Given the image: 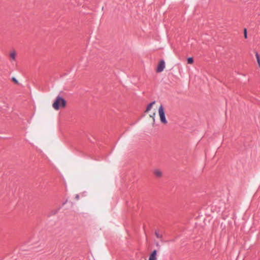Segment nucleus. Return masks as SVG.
Returning a JSON list of instances; mask_svg holds the SVG:
<instances>
[{
  "label": "nucleus",
  "mask_w": 260,
  "mask_h": 260,
  "mask_svg": "<svg viewBox=\"0 0 260 260\" xmlns=\"http://www.w3.org/2000/svg\"><path fill=\"white\" fill-rule=\"evenodd\" d=\"M255 56L256 58V60L258 63V66L260 67V57L257 52L255 53Z\"/></svg>",
  "instance_id": "nucleus-8"
},
{
  "label": "nucleus",
  "mask_w": 260,
  "mask_h": 260,
  "mask_svg": "<svg viewBox=\"0 0 260 260\" xmlns=\"http://www.w3.org/2000/svg\"><path fill=\"white\" fill-rule=\"evenodd\" d=\"M158 114L160 121L164 124H166L167 120L166 118L165 109L162 105H160L158 108Z\"/></svg>",
  "instance_id": "nucleus-2"
},
{
  "label": "nucleus",
  "mask_w": 260,
  "mask_h": 260,
  "mask_svg": "<svg viewBox=\"0 0 260 260\" xmlns=\"http://www.w3.org/2000/svg\"><path fill=\"white\" fill-rule=\"evenodd\" d=\"M187 63L188 64H191L193 62V59L192 57H188L187 59Z\"/></svg>",
  "instance_id": "nucleus-9"
},
{
  "label": "nucleus",
  "mask_w": 260,
  "mask_h": 260,
  "mask_svg": "<svg viewBox=\"0 0 260 260\" xmlns=\"http://www.w3.org/2000/svg\"><path fill=\"white\" fill-rule=\"evenodd\" d=\"M155 234L156 237L158 238H161L162 237V235H159L158 233V232L157 231H156L155 232Z\"/></svg>",
  "instance_id": "nucleus-10"
},
{
  "label": "nucleus",
  "mask_w": 260,
  "mask_h": 260,
  "mask_svg": "<svg viewBox=\"0 0 260 260\" xmlns=\"http://www.w3.org/2000/svg\"><path fill=\"white\" fill-rule=\"evenodd\" d=\"M244 38L245 39L247 38V32L246 28H244Z\"/></svg>",
  "instance_id": "nucleus-11"
},
{
  "label": "nucleus",
  "mask_w": 260,
  "mask_h": 260,
  "mask_svg": "<svg viewBox=\"0 0 260 260\" xmlns=\"http://www.w3.org/2000/svg\"><path fill=\"white\" fill-rule=\"evenodd\" d=\"M165 68V61L164 60H161L157 67L156 72L158 73L162 72Z\"/></svg>",
  "instance_id": "nucleus-3"
},
{
  "label": "nucleus",
  "mask_w": 260,
  "mask_h": 260,
  "mask_svg": "<svg viewBox=\"0 0 260 260\" xmlns=\"http://www.w3.org/2000/svg\"><path fill=\"white\" fill-rule=\"evenodd\" d=\"M155 101H154L152 102L151 103H149L147 106L145 112H147L148 111H149L151 109L153 105H154L155 104Z\"/></svg>",
  "instance_id": "nucleus-5"
},
{
  "label": "nucleus",
  "mask_w": 260,
  "mask_h": 260,
  "mask_svg": "<svg viewBox=\"0 0 260 260\" xmlns=\"http://www.w3.org/2000/svg\"><path fill=\"white\" fill-rule=\"evenodd\" d=\"M16 53L15 51L12 52L10 53V57L12 60H15L16 59Z\"/></svg>",
  "instance_id": "nucleus-7"
},
{
  "label": "nucleus",
  "mask_w": 260,
  "mask_h": 260,
  "mask_svg": "<svg viewBox=\"0 0 260 260\" xmlns=\"http://www.w3.org/2000/svg\"><path fill=\"white\" fill-rule=\"evenodd\" d=\"M12 80L16 83H18V80L15 78V77H13L12 78Z\"/></svg>",
  "instance_id": "nucleus-12"
},
{
  "label": "nucleus",
  "mask_w": 260,
  "mask_h": 260,
  "mask_svg": "<svg viewBox=\"0 0 260 260\" xmlns=\"http://www.w3.org/2000/svg\"><path fill=\"white\" fill-rule=\"evenodd\" d=\"M79 194H76V196H75V199H76V200H78V199H79Z\"/></svg>",
  "instance_id": "nucleus-14"
},
{
  "label": "nucleus",
  "mask_w": 260,
  "mask_h": 260,
  "mask_svg": "<svg viewBox=\"0 0 260 260\" xmlns=\"http://www.w3.org/2000/svg\"><path fill=\"white\" fill-rule=\"evenodd\" d=\"M155 115V113H153L152 114L150 115V116L153 119L154 121L155 120V118H154Z\"/></svg>",
  "instance_id": "nucleus-13"
},
{
  "label": "nucleus",
  "mask_w": 260,
  "mask_h": 260,
  "mask_svg": "<svg viewBox=\"0 0 260 260\" xmlns=\"http://www.w3.org/2000/svg\"><path fill=\"white\" fill-rule=\"evenodd\" d=\"M154 173L155 176H156L157 177H161V175H162L161 172L159 170H158V169L155 170L154 171Z\"/></svg>",
  "instance_id": "nucleus-6"
},
{
  "label": "nucleus",
  "mask_w": 260,
  "mask_h": 260,
  "mask_svg": "<svg viewBox=\"0 0 260 260\" xmlns=\"http://www.w3.org/2000/svg\"><path fill=\"white\" fill-rule=\"evenodd\" d=\"M157 250H154L150 254L148 260H157L156 258Z\"/></svg>",
  "instance_id": "nucleus-4"
},
{
  "label": "nucleus",
  "mask_w": 260,
  "mask_h": 260,
  "mask_svg": "<svg viewBox=\"0 0 260 260\" xmlns=\"http://www.w3.org/2000/svg\"><path fill=\"white\" fill-rule=\"evenodd\" d=\"M66 104L67 102L65 99L62 96L58 95L53 103L52 107L55 110H58L65 107Z\"/></svg>",
  "instance_id": "nucleus-1"
}]
</instances>
